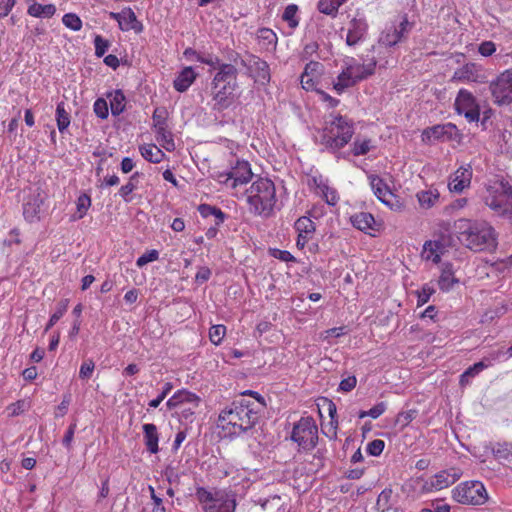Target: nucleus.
I'll return each mask as SVG.
<instances>
[{
  "mask_svg": "<svg viewBox=\"0 0 512 512\" xmlns=\"http://www.w3.org/2000/svg\"><path fill=\"white\" fill-rule=\"evenodd\" d=\"M262 411V403L240 398L220 412L218 425L227 435L239 436L254 427Z\"/></svg>",
  "mask_w": 512,
  "mask_h": 512,
  "instance_id": "1",
  "label": "nucleus"
},
{
  "mask_svg": "<svg viewBox=\"0 0 512 512\" xmlns=\"http://www.w3.org/2000/svg\"><path fill=\"white\" fill-rule=\"evenodd\" d=\"M238 70L232 64H222L211 83L213 110L223 111L234 101V92L238 88Z\"/></svg>",
  "mask_w": 512,
  "mask_h": 512,
  "instance_id": "2",
  "label": "nucleus"
},
{
  "mask_svg": "<svg viewBox=\"0 0 512 512\" xmlns=\"http://www.w3.org/2000/svg\"><path fill=\"white\" fill-rule=\"evenodd\" d=\"M354 134L353 122L346 116L330 114L325 118L320 134V143L330 152L336 153L348 144Z\"/></svg>",
  "mask_w": 512,
  "mask_h": 512,
  "instance_id": "3",
  "label": "nucleus"
},
{
  "mask_svg": "<svg viewBox=\"0 0 512 512\" xmlns=\"http://www.w3.org/2000/svg\"><path fill=\"white\" fill-rule=\"evenodd\" d=\"M459 239L467 248L475 252L493 251L498 244L494 228L486 222L467 221L464 230L460 232Z\"/></svg>",
  "mask_w": 512,
  "mask_h": 512,
  "instance_id": "4",
  "label": "nucleus"
},
{
  "mask_svg": "<svg viewBox=\"0 0 512 512\" xmlns=\"http://www.w3.org/2000/svg\"><path fill=\"white\" fill-rule=\"evenodd\" d=\"M247 201L255 214L270 216L276 204L274 183L268 178L259 177L247 190Z\"/></svg>",
  "mask_w": 512,
  "mask_h": 512,
  "instance_id": "5",
  "label": "nucleus"
},
{
  "mask_svg": "<svg viewBox=\"0 0 512 512\" xmlns=\"http://www.w3.org/2000/svg\"><path fill=\"white\" fill-rule=\"evenodd\" d=\"M199 403L200 398L196 394L187 390H179L168 399L166 405L169 409H176L179 421L187 425L193 422Z\"/></svg>",
  "mask_w": 512,
  "mask_h": 512,
  "instance_id": "6",
  "label": "nucleus"
},
{
  "mask_svg": "<svg viewBox=\"0 0 512 512\" xmlns=\"http://www.w3.org/2000/svg\"><path fill=\"white\" fill-rule=\"evenodd\" d=\"M453 499L461 504L482 505L488 499L487 491L480 481H466L452 491Z\"/></svg>",
  "mask_w": 512,
  "mask_h": 512,
  "instance_id": "7",
  "label": "nucleus"
},
{
  "mask_svg": "<svg viewBox=\"0 0 512 512\" xmlns=\"http://www.w3.org/2000/svg\"><path fill=\"white\" fill-rule=\"evenodd\" d=\"M291 439L303 450H312L318 442V428L312 417H302L294 424Z\"/></svg>",
  "mask_w": 512,
  "mask_h": 512,
  "instance_id": "8",
  "label": "nucleus"
},
{
  "mask_svg": "<svg viewBox=\"0 0 512 512\" xmlns=\"http://www.w3.org/2000/svg\"><path fill=\"white\" fill-rule=\"evenodd\" d=\"M485 203L497 215L512 218V186L501 182L500 188L485 198Z\"/></svg>",
  "mask_w": 512,
  "mask_h": 512,
  "instance_id": "9",
  "label": "nucleus"
},
{
  "mask_svg": "<svg viewBox=\"0 0 512 512\" xmlns=\"http://www.w3.org/2000/svg\"><path fill=\"white\" fill-rule=\"evenodd\" d=\"M489 90L494 104L498 106L512 103V68L500 73L489 84Z\"/></svg>",
  "mask_w": 512,
  "mask_h": 512,
  "instance_id": "10",
  "label": "nucleus"
},
{
  "mask_svg": "<svg viewBox=\"0 0 512 512\" xmlns=\"http://www.w3.org/2000/svg\"><path fill=\"white\" fill-rule=\"evenodd\" d=\"M421 137L422 141L428 144L436 141H455L460 143L462 140V134L456 125L451 122L428 127L423 130Z\"/></svg>",
  "mask_w": 512,
  "mask_h": 512,
  "instance_id": "11",
  "label": "nucleus"
},
{
  "mask_svg": "<svg viewBox=\"0 0 512 512\" xmlns=\"http://www.w3.org/2000/svg\"><path fill=\"white\" fill-rule=\"evenodd\" d=\"M413 28V23L409 22L407 16H404L399 24H393L387 27L379 36L378 43L384 47H393L396 44L407 39Z\"/></svg>",
  "mask_w": 512,
  "mask_h": 512,
  "instance_id": "12",
  "label": "nucleus"
},
{
  "mask_svg": "<svg viewBox=\"0 0 512 512\" xmlns=\"http://www.w3.org/2000/svg\"><path fill=\"white\" fill-rule=\"evenodd\" d=\"M455 108L463 114L469 122H476L480 118V107L476 98L466 89H460L455 99Z\"/></svg>",
  "mask_w": 512,
  "mask_h": 512,
  "instance_id": "13",
  "label": "nucleus"
},
{
  "mask_svg": "<svg viewBox=\"0 0 512 512\" xmlns=\"http://www.w3.org/2000/svg\"><path fill=\"white\" fill-rule=\"evenodd\" d=\"M241 64L247 68L256 83L267 85L271 80L270 68L266 61L255 55L242 59Z\"/></svg>",
  "mask_w": 512,
  "mask_h": 512,
  "instance_id": "14",
  "label": "nucleus"
},
{
  "mask_svg": "<svg viewBox=\"0 0 512 512\" xmlns=\"http://www.w3.org/2000/svg\"><path fill=\"white\" fill-rule=\"evenodd\" d=\"M462 475L459 468H450L442 470L435 474L429 481L423 486L425 491H439L453 485Z\"/></svg>",
  "mask_w": 512,
  "mask_h": 512,
  "instance_id": "15",
  "label": "nucleus"
},
{
  "mask_svg": "<svg viewBox=\"0 0 512 512\" xmlns=\"http://www.w3.org/2000/svg\"><path fill=\"white\" fill-rule=\"evenodd\" d=\"M368 24L364 16L352 18L348 24L345 42L348 46H355L364 40Z\"/></svg>",
  "mask_w": 512,
  "mask_h": 512,
  "instance_id": "16",
  "label": "nucleus"
},
{
  "mask_svg": "<svg viewBox=\"0 0 512 512\" xmlns=\"http://www.w3.org/2000/svg\"><path fill=\"white\" fill-rule=\"evenodd\" d=\"M253 173L250 164L244 160H237L235 165L231 166L226 180H230V188L234 189L238 185L248 183L252 179Z\"/></svg>",
  "mask_w": 512,
  "mask_h": 512,
  "instance_id": "17",
  "label": "nucleus"
},
{
  "mask_svg": "<svg viewBox=\"0 0 512 512\" xmlns=\"http://www.w3.org/2000/svg\"><path fill=\"white\" fill-rule=\"evenodd\" d=\"M453 80L460 82H486V75L481 65L476 63H467L454 72Z\"/></svg>",
  "mask_w": 512,
  "mask_h": 512,
  "instance_id": "18",
  "label": "nucleus"
},
{
  "mask_svg": "<svg viewBox=\"0 0 512 512\" xmlns=\"http://www.w3.org/2000/svg\"><path fill=\"white\" fill-rule=\"evenodd\" d=\"M111 17L115 19L122 31L133 30L140 33L143 30V25L137 20L134 11L131 8H124L118 13H111Z\"/></svg>",
  "mask_w": 512,
  "mask_h": 512,
  "instance_id": "19",
  "label": "nucleus"
},
{
  "mask_svg": "<svg viewBox=\"0 0 512 512\" xmlns=\"http://www.w3.org/2000/svg\"><path fill=\"white\" fill-rule=\"evenodd\" d=\"M236 508L235 499L226 491H219L217 500L204 507L205 512H234Z\"/></svg>",
  "mask_w": 512,
  "mask_h": 512,
  "instance_id": "20",
  "label": "nucleus"
},
{
  "mask_svg": "<svg viewBox=\"0 0 512 512\" xmlns=\"http://www.w3.org/2000/svg\"><path fill=\"white\" fill-rule=\"evenodd\" d=\"M368 179L370 181V186L375 194V196L384 204L390 205V198L393 196L388 185L385 181L379 177L378 175H369Z\"/></svg>",
  "mask_w": 512,
  "mask_h": 512,
  "instance_id": "21",
  "label": "nucleus"
},
{
  "mask_svg": "<svg viewBox=\"0 0 512 512\" xmlns=\"http://www.w3.org/2000/svg\"><path fill=\"white\" fill-rule=\"evenodd\" d=\"M376 64V60L371 59L368 63L349 64L347 68L349 70V74L352 76L355 83H357L358 81H362L371 76L372 74H374Z\"/></svg>",
  "mask_w": 512,
  "mask_h": 512,
  "instance_id": "22",
  "label": "nucleus"
},
{
  "mask_svg": "<svg viewBox=\"0 0 512 512\" xmlns=\"http://www.w3.org/2000/svg\"><path fill=\"white\" fill-rule=\"evenodd\" d=\"M472 172L468 168H459L452 176L448 187L451 192L461 193L471 182Z\"/></svg>",
  "mask_w": 512,
  "mask_h": 512,
  "instance_id": "23",
  "label": "nucleus"
},
{
  "mask_svg": "<svg viewBox=\"0 0 512 512\" xmlns=\"http://www.w3.org/2000/svg\"><path fill=\"white\" fill-rule=\"evenodd\" d=\"M353 226L365 233L371 234V231H377L374 216L368 212H360L351 217Z\"/></svg>",
  "mask_w": 512,
  "mask_h": 512,
  "instance_id": "24",
  "label": "nucleus"
},
{
  "mask_svg": "<svg viewBox=\"0 0 512 512\" xmlns=\"http://www.w3.org/2000/svg\"><path fill=\"white\" fill-rule=\"evenodd\" d=\"M144 443L147 450L156 454L159 451L158 442L159 434L156 425L152 423L143 425Z\"/></svg>",
  "mask_w": 512,
  "mask_h": 512,
  "instance_id": "25",
  "label": "nucleus"
},
{
  "mask_svg": "<svg viewBox=\"0 0 512 512\" xmlns=\"http://www.w3.org/2000/svg\"><path fill=\"white\" fill-rule=\"evenodd\" d=\"M197 74L192 67H185L174 79L173 86L178 92H185L195 81Z\"/></svg>",
  "mask_w": 512,
  "mask_h": 512,
  "instance_id": "26",
  "label": "nucleus"
},
{
  "mask_svg": "<svg viewBox=\"0 0 512 512\" xmlns=\"http://www.w3.org/2000/svg\"><path fill=\"white\" fill-rule=\"evenodd\" d=\"M313 182L316 187L320 190L322 197L325 202L330 206H335L339 201V195L336 189L329 187L322 179L313 178Z\"/></svg>",
  "mask_w": 512,
  "mask_h": 512,
  "instance_id": "27",
  "label": "nucleus"
},
{
  "mask_svg": "<svg viewBox=\"0 0 512 512\" xmlns=\"http://www.w3.org/2000/svg\"><path fill=\"white\" fill-rule=\"evenodd\" d=\"M27 13L36 18H51L56 13V6L54 4L42 5L34 3L28 6Z\"/></svg>",
  "mask_w": 512,
  "mask_h": 512,
  "instance_id": "28",
  "label": "nucleus"
},
{
  "mask_svg": "<svg viewBox=\"0 0 512 512\" xmlns=\"http://www.w3.org/2000/svg\"><path fill=\"white\" fill-rule=\"evenodd\" d=\"M294 228L298 235L305 236L309 239H312L316 231L315 223L307 216L299 217L294 224Z\"/></svg>",
  "mask_w": 512,
  "mask_h": 512,
  "instance_id": "29",
  "label": "nucleus"
},
{
  "mask_svg": "<svg viewBox=\"0 0 512 512\" xmlns=\"http://www.w3.org/2000/svg\"><path fill=\"white\" fill-rule=\"evenodd\" d=\"M107 97L110 100L111 113L114 116H118L125 110L126 98L121 90H115L109 92Z\"/></svg>",
  "mask_w": 512,
  "mask_h": 512,
  "instance_id": "30",
  "label": "nucleus"
},
{
  "mask_svg": "<svg viewBox=\"0 0 512 512\" xmlns=\"http://www.w3.org/2000/svg\"><path fill=\"white\" fill-rule=\"evenodd\" d=\"M42 201L37 198H30L23 204V215L29 222L39 219Z\"/></svg>",
  "mask_w": 512,
  "mask_h": 512,
  "instance_id": "31",
  "label": "nucleus"
},
{
  "mask_svg": "<svg viewBox=\"0 0 512 512\" xmlns=\"http://www.w3.org/2000/svg\"><path fill=\"white\" fill-rule=\"evenodd\" d=\"M139 149L142 157L151 163H160L165 156L163 151L154 144L143 145Z\"/></svg>",
  "mask_w": 512,
  "mask_h": 512,
  "instance_id": "32",
  "label": "nucleus"
},
{
  "mask_svg": "<svg viewBox=\"0 0 512 512\" xmlns=\"http://www.w3.org/2000/svg\"><path fill=\"white\" fill-rule=\"evenodd\" d=\"M257 38L266 50L274 51L276 49L278 38L272 29L260 28L257 31Z\"/></svg>",
  "mask_w": 512,
  "mask_h": 512,
  "instance_id": "33",
  "label": "nucleus"
},
{
  "mask_svg": "<svg viewBox=\"0 0 512 512\" xmlns=\"http://www.w3.org/2000/svg\"><path fill=\"white\" fill-rule=\"evenodd\" d=\"M492 453L498 460L512 461V443L511 442H497L492 447Z\"/></svg>",
  "mask_w": 512,
  "mask_h": 512,
  "instance_id": "34",
  "label": "nucleus"
},
{
  "mask_svg": "<svg viewBox=\"0 0 512 512\" xmlns=\"http://www.w3.org/2000/svg\"><path fill=\"white\" fill-rule=\"evenodd\" d=\"M458 280L453 276L452 265L447 264L443 269L438 280V285L442 291H449Z\"/></svg>",
  "mask_w": 512,
  "mask_h": 512,
  "instance_id": "35",
  "label": "nucleus"
},
{
  "mask_svg": "<svg viewBox=\"0 0 512 512\" xmlns=\"http://www.w3.org/2000/svg\"><path fill=\"white\" fill-rule=\"evenodd\" d=\"M154 131L156 133V140L161 144L163 148L169 152L175 150L173 134L168 127H163Z\"/></svg>",
  "mask_w": 512,
  "mask_h": 512,
  "instance_id": "36",
  "label": "nucleus"
},
{
  "mask_svg": "<svg viewBox=\"0 0 512 512\" xmlns=\"http://www.w3.org/2000/svg\"><path fill=\"white\" fill-rule=\"evenodd\" d=\"M56 122L60 133H64L70 125V114L66 111L63 101L57 104Z\"/></svg>",
  "mask_w": 512,
  "mask_h": 512,
  "instance_id": "37",
  "label": "nucleus"
},
{
  "mask_svg": "<svg viewBox=\"0 0 512 512\" xmlns=\"http://www.w3.org/2000/svg\"><path fill=\"white\" fill-rule=\"evenodd\" d=\"M346 1L347 0H319L318 10L323 14L335 17L339 7Z\"/></svg>",
  "mask_w": 512,
  "mask_h": 512,
  "instance_id": "38",
  "label": "nucleus"
},
{
  "mask_svg": "<svg viewBox=\"0 0 512 512\" xmlns=\"http://www.w3.org/2000/svg\"><path fill=\"white\" fill-rule=\"evenodd\" d=\"M439 249L440 244L438 242L427 241L423 247L422 257L428 261L438 263L440 261Z\"/></svg>",
  "mask_w": 512,
  "mask_h": 512,
  "instance_id": "39",
  "label": "nucleus"
},
{
  "mask_svg": "<svg viewBox=\"0 0 512 512\" xmlns=\"http://www.w3.org/2000/svg\"><path fill=\"white\" fill-rule=\"evenodd\" d=\"M140 176H141V173H139V172L133 173L130 176L129 181L125 185L121 186V188L119 189L118 194L126 202L131 201V198L129 197V195L137 188V183H138V179Z\"/></svg>",
  "mask_w": 512,
  "mask_h": 512,
  "instance_id": "40",
  "label": "nucleus"
},
{
  "mask_svg": "<svg viewBox=\"0 0 512 512\" xmlns=\"http://www.w3.org/2000/svg\"><path fill=\"white\" fill-rule=\"evenodd\" d=\"M220 490L209 491L204 487H198L196 489L197 500L205 506L214 503L217 500Z\"/></svg>",
  "mask_w": 512,
  "mask_h": 512,
  "instance_id": "41",
  "label": "nucleus"
},
{
  "mask_svg": "<svg viewBox=\"0 0 512 512\" xmlns=\"http://www.w3.org/2000/svg\"><path fill=\"white\" fill-rule=\"evenodd\" d=\"M168 119V111L165 107H156L154 109L152 120H153V129L157 130L163 127H168L167 123Z\"/></svg>",
  "mask_w": 512,
  "mask_h": 512,
  "instance_id": "42",
  "label": "nucleus"
},
{
  "mask_svg": "<svg viewBox=\"0 0 512 512\" xmlns=\"http://www.w3.org/2000/svg\"><path fill=\"white\" fill-rule=\"evenodd\" d=\"M419 204L424 209H429L438 201L439 194L432 191H421L417 193Z\"/></svg>",
  "mask_w": 512,
  "mask_h": 512,
  "instance_id": "43",
  "label": "nucleus"
},
{
  "mask_svg": "<svg viewBox=\"0 0 512 512\" xmlns=\"http://www.w3.org/2000/svg\"><path fill=\"white\" fill-rule=\"evenodd\" d=\"M67 308H68V300L67 299L61 300L58 303L55 312L51 315V317L45 327V331H48L60 320V318L66 313Z\"/></svg>",
  "mask_w": 512,
  "mask_h": 512,
  "instance_id": "44",
  "label": "nucleus"
},
{
  "mask_svg": "<svg viewBox=\"0 0 512 512\" xmlns=\"http://www.w3.org/2000/svg\"><path fill=\"white\" fill-rule=\"evenodd\" d=\"M298 7L295 4L288 5L282 15V19L286 21L291 29H295L299 25L297 18Z\"/></svg>",
  "mask_w": 512,
  "mask_h": 512,
  "instance_id": "45",
  "label": "nucleus"
},
{
  "mask_svg": "<svg viewBox=\"0 0 512 512\" xmlns=\"http://www.w3.org/2000/svg\"><path fill=\"white\" fill-rule=\"evenodd\" d=\"M371 140L370 139H359L356 138V140L353 143L352 147V154L354 156H362L366 155L370 149H371Z\"/></svg>",
  "mask_w": 512,
  "mask_h": 512,
  "instance_id": "46",
  "label": "nucleus"
},
{
  "mask_svg": "<svg viewBox=\"0 0 512 512\" xmlns=\"http://www.w3.org/2000/svg\"><path fill=\"white\" fill-rule=\"evenodd\" d=\"M77 206V216H74L75 219H81L86 214L87 210L91 206V198L87 194H81L76 202Z\"/></svg>",
  "mask_w": 512,
  "mask_h": 512,
  "instance_id": "47",
  "label": "nucleus"
},
{
  "mask_svg": "<svg viewBox=\"0 0 512 512\" xmlns=\"http://www.w3.org/2000/svg\"><path fill=\"white\" fill-rule=\"evenodd\" d=\"M63 24L73 31H79L82 28V21L78 15L74 13H67L62 18Z\"/></svg>",
  "mask_w": 512,
  "mask_h": 512,
  "instance_id": "48",
  "label": "nucleus"
},
{
  "mask_svg": "<svg viewBox=\"0 0 512 512\" xmlns=\"http://www.w3.org/2000/svg\"><path fill=\"white\" fill-rule=\"evenodd\" d=\"M324 66L318 62V61H310L306 64L303 75L305 76H312L314 78H320L322 72H323Z\"/></svg>",
  "mask_w": 512,
  "mask_h": 512,
  "instance_id": "49",
  "label": "nucleus"
},
{
  "mask_svg": "<svg viewBox=\"0 0 512 512\" xmlns=\"http://www.w3.org/2000/svg\"><path fill=\"white\" fill-rule=\"evenodd\" d=\"M226 333V327L224 325H214L210 328L209 337L212 343L218 345L221 343Z\"/></svg>",
  "mask_w": 512,
  "mask_h": 512,
  "instance_id": "50",
  "label": "nucleus"
},
{
  "mask_svg": "<svg viewBox=\"0 0 512 512\" xmlns=\"http://www.w3.org/2000/svg\"><path fill=\"white\" fill-rule=\"evenodd\" d=\"M392 489H384L378 496L377 506L382 511L388 510L390 508V501L392 498Z\"/></svg>",
  "mask_w": 512,
  "mask_h": 512,
  "instance_id": "51",
  "label": "nucleus"
},
{
  "mask_svg": "<svg viewBox=\"0 0 512 512\" xmlns=\"http://www.w3.org/2000/svg\"><path fill=\"white\" fill-rule=\"evenodd\" d=\"M311 458L312 459L309 461L312 466L310 471L317 472L324 466L325 452L323 450L318 449L314 454H312Z\"/></svg>",
  "mask_w": 512,
  "mask_h": 512,
  "instance_id": "52",
  "label": "nucleus"
},
{
  "mask_svg": "<svg viewBox=\"0 0 512 512\" xmlns=\"http://www.w3.org/2000/svg\"><path fill=\"white\" fill-rule=\"evenodd\" d=\"M94 113L101 119H106L109 115L108 104L105 99L98 98L93 105Z\"/></svg>",
  "mask_w": 512,
  "mask_h": 512,
  "instance_id": "53",
  "label": "nucleus"
},
{
  "mask_svg": "<svg viewBox=\"0 0 512 512\" xmlns=\"http://www.w3.org/2000/svg\"><path fill=\"white\" fill-rule=\"evenodd\" d=\"M158 258H159V252L157 250H155V249H152V250L147 251L143 255H141L137 259L136 265L139 268H141V267L145 266L146 264H148L150 262L158 260Z\"/></svg>",
  "mask_w": 512,
  "mask_h": 512,
  "instance_id": "54",
  "label": "nucleus"
},
{
  "mask_svg": "<svg viewBox=\"0 0 512 512\" xmlns=\"http://www.w3.org/2000/svg\"><path fill=\"white\" fill-rule=\"evenodd\" d=\"M94 46H95V55L97 57H102L108 50L110 43L108 40L104 39L102 36L97 35L94 39Z\"/></svg>",
  "mask_w": 512,
  "mask_h": 512,
  "instance_id": "55",
  "label": "nucleus"
},
{
  "mask_svg": "<svg viewBox=\"0 0 512 512\" xmlns=\"http://www.w3.org/2000/svg\"><path fill=\"white\" fill-rule=\"evenodd\" d=\"M197 61L206 64L212 67L213 69H216L217 71L220 69V65L223 64L218 57L210 54L207 56L197 55Z\"/></svg>",
  "mask_w": 512,
  "mask_h": 512,
  "instance_id": "56",
  "label": "nucleus"
},
{
  "mask_svg": "<svg viewBox=\"0 0 512 512\" xmlns=\"http://www.w3.org/2000/svg\"><path fill=\"white\" fill-rule=\"evenodd\" d=\"M385 447V443L383 440L375 439L368 443L367 445V453L372 456H379Z\"/></svg>",
  "mask_w": 512,
  "mask_h": 512,
  "instance_id": "57",
  "label": "nucleus"
},
{
  "mask_svg": "<svg viewBox=\"0 0 512 512\" xmlns=\"http://www.w3.org/2000/svg\"><path fill=\"white\" fill-rule=\"evenodd\" d=\"M417 411L416 410H408L400 412L397 415L396 422L401 424L402 427H406L415 417Z\"/></svg>",
  "mask_w": 512,
  "mask_h": 512,
  "instance_id": "58",
  "label": "nucleus"
},
{
  "mask_svg": "<svg viewBox=\"0 0 512 512\" xmlns=\"http://www.w3.org/2000/svg\"><path fill=\"white\" fill-rule=\"evenodd\" d=\"M95 364L92 360H86L82 363L79 371V377L81 379H89L94 371Z\"/></svg>",
  "mask_w": 512,
  "mask_h": 512,
  "instance_id": "59",
  "label": "nucleus"
},
{
  "mask_svg": "<svg viewBox=\"0 0 512 512\" xmlns=\"http://www.w3.org/2000/svg\"><path fill=\"white\" fill-rule=\"evenodd\" d=\"M434 292V288L429 284L423 285L421 290L418 292V304L427 303Z\"/></svg>",
  "mask_w": 512,
  "mask_h": 512,
  "instance_id": "60",
  "label": "nucleus"
},
{
  "mask_svg": "<svg viewBox=\"0 0 512 512\" xmlns=\"http://www.w3.org/2000/svg\"><path fill=\"white\" fill-rule=\"evenodd\" d=\"M496 51V45L492 41H484L478 47V52L484 56H491Z\"/></svg>",
  "mask_w": 512,
  "mask_h": 512,
  "instance_id": "61",
  "label": "nucleus"
},
{
  "mask_svg": "<svg viewBox=\"0 0 512 512\" xmlns=\"http://www.w3.org/2000/svg\"><path fill=\"white\" fill-rule=\"evenodd\" d=\"M172 387L173 386L171 383H165L162 393L157 398L151 400L149 402V406L151 408H157L160 405V403L166 398L167 394L171 391Z\"/></svg>",
  "mask_w": 512,
  "mask_h": 512,
  "instance_id": "62",
  "label": "nucleus"
},
{
  "mask_svg": "<svg viewBox=\"0 0 512 512\" xmlns=\"http://www.w3.org/2000/svg\"><path fill=\"white\" fill-rule=\"evenodd\" d=\"M319 78H314L312 76L301 75V85L303 89L310 91L316 89V84L318 83Z\"/></svg>",
  "mask_w": 512,
  "mask_h": 512,
  "instance_id": "63",
  "label": "nucleus"
},
{
  "mask_svg": "<svg viewBox=\"0 0 512 512\" xmlns=\"http://www.w3.org/2000/svg\"><path fill=\"white\" fill-rule=\"evenodd\" d=\"M357 380L355 376H349L343 379L339 384V389L344 392H349L355 388Z\"/></svg>",
  "mask_w": 512,
  "mask_h": 512,
  "instance_id": "64",
  "label": "nucleus"
}]
</instances>
